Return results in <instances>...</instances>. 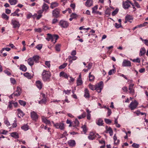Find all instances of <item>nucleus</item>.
Returning <instances> with one entry per match:
<instances>
[{"label": "nucleus", "mask_w": 148, "mask_h": 148, "mask_svg": "<svg viewBox=\"0 0 148 148\" xmlns=\"http://www.w3.org/2000/svg\"><path fill=\"white\" fill-rule=\"evenodd\" d=\"M108 116H109L111 114L112 112L111 110L109 108H108Z\"/></svg>", "instance_id": "obj_58"}, {"label": "nucleus", "mask_w": 148, "mask_h": 148, "mask_svg": "<svg viewBox=\"0 0 148 148\" xmlns=\"http://www.w3.org/2000/svg\"><path fill=\"white\" fill-rule=\"evenodd\" d=\"M86 113L84 112L82 114L79 115L78 117V118L79 119H81L84 118L86 116Z\"/></svg>", "instance_id": "obj_38"}, {"label": "nucleus", "mask_w": 148, "mask_h": 148, "mask_svg": "<svg viewBox=\"0 0 148 148\" xmlns=\"http://www.w3.org/2000/svg\"><path fill=\"white\" fill-rule=\"evenodd\" d=\"M46 101V99L45 98H44L42 99L41 100L39 101L38 102L39 104L45 103Z\"/></svg>", "instance_id": "obj_40"}, {"label": "nucleus", "mask_w": 148, "mask_h": 148, "mask_svg": "<svg viewBox=\"0 0 148 148\" xmlns=\"http://www.w3.org/2000/svg\"><path fill=\"white\" fill-rule=\"evenodd\" d=\"M60 45H57L55 47V49L56 50L58 51H60Z\"/></svg>", "instance_id": "obj_44"}, {"label": "nucleus", "mask_w": 148, "mask_h": 148, "mask_svg": "<svg viewBox=\"0 0 148 148\" xmlns=\"http://www.w3.org/2000/svg\"><path fill=\"white\" fill-rule=\"evenodd\" d=\"M115 70L114 69H112V70H110L108 72V75H111L113 73H114V71Z\"/></svg>", "instance_id": "obj_54"}, {"label": "nucleus", "mask_w": 148, "mask_h": 148, "mask_svg": "<svg viewBox=\"0 0 148 148\" xmlns=\"http://www.w3.org/2000/svg\"><path fill=\"white\" fill-rule=\"evenodd\" d=\"M96 136L95 134L93 132H91L90 133L88 138L90 140H93L95 139Z\"/></svg>", "instance_id": "obj_13"}, {"label": "nucleus", "mask_w": 148, "mask_h": 148, "mask_svg": "<svg viewBox=\"0 0 148 148\" xmlns=\"http://www.w3.org/2000/svg\"><path fill=\"white\" fill-rule=\"evenodd\" d=\"M98 8V6L97 5L95 6L94 7L92 8V13L96 12V10H97Z\"/></svg>", "instance_id": "obj_43"}, {"label": "nucleus", "mask_w": 148, "mask_h": 148, "mask_svg": "<svg viewBox=\"0 0 148 148\" xmlns=\"http://www.w3.org/2000/svg\"><path fill=\"white\" fill-rule=\"evenodd\" d=\"M103 121L102 119H99L98 120L97 124L99 126L102 125L103 124Z\"/></svg>", "instance_id": "obj_35"}, {"label": "nucleus", "mask_w": 148, "mask_h": 148, "mask_svg": "<svg viewBox=\"0 0 148 148\" xmlns=\"http://www.w3.org/2000/svg\"><path fill=\"white\" fill-rule=\"evenodd\" d=\"M60 11L59 9L56 8L52 12V14L53 16L57 18L59 16Z\"/></svg>", "instance_id": "obj_11"}, {"label": "nucleus", "mask_w": 148, "mask_h": 148, "mask_svg": "<svg viewBox=\"0 0 148 148\" xmlns=\"http://www.w3.org/2000/svg\"><path fill=\"white\" fill-rule=\"evenodd\" d=\"M34 30L36 32H40L42 31L41 29L40 28H39L38 29H35Z\"/></svg>", "instance_id": "obj_59"}, {"label": "nucleus", "mask_w": 148, "mask_h": 148, "mask_svg": "<svg viewBox=\"0 0 148 148\" xmlns=\"http://www.w3.org/2000/svg\"><path fill=\"white\" fill-rule=\"evenodd\" d=\"M10 81L11 83L14 84L16 83V81L15 79L14 78H11L10 79Z\"/></svg>", "instance_id": "obj_61"}, {"label": "nucleus", "mask_w": 148, "mask_h": 148, "mask_svg": "<svg viewBox=\"0 0 148 148\" xmlns=\"http://www.w3.org/2000/svg\"><path fill=\"white\" fill-rule=\"evenodd\" d=\"M32 16V14L31 13L28 14L27 16V19H29Z\"/></svg>", "instance_id": "obj_64"}, {"label": "nucleus", "mask_w": 148, "mask_h": 148, "mask_svg": "<svg viewBox=\"0 0 148 148\" xmlns=\"http://www.w3.org/2000/svg\"><path fill=\"white\" fill-rule=\"evenodd\" d=\"M88 87L91 90H95V85L94 86L92 85L91 84H90L88 85Z\"/></svg>", "instance_id": "obj_36"}, {"label": "nucleus", "mask_w": 148, "mask_h": 148, "mask_svg": "<svg viewBox=\"0 0 148 148\" xmlns=\"http://www.w3.org/2000/svg\"><path fill=\"white\" fill-rule=\"evenodd\" d=\"M49 8V7L47 4L45 3L43 4L42 6V9L44 11H46Z\"/></svg>", "instance_id": "obj_25"}, {"label": "nucleus", "mask_w": 148, "mask_h": 148, "mask_svg": "<svg viewBox=\"0 0 148 148\" xmlns=\"http://www.w3.org/2000/svg\"><path fill=\"white\" fill-rule=\"evenodd\" d=\"M75 142L74 140H70L68 142L69 145L71 147L74 146L75 145Z\"/></svg>", "instance_id": "obj_17"}, {"label": "nucleus", "mask_w": 148, "mask_h": 148, "mask_svg": "<svg viewBox=\"0 0 148 148\" xmlns=\"http://www.w3.org/2000/svg\"><path fill=\"white\" fill-rule=\"evenodd\" d=\"M134 4L138 8H139L140 7V5L137 2H135L134 3Z\"/></svg>", "instance_id": "obj_63"}, {"label": "nucleus", "mask_w": 148, "mask_h": 148, "mask_svg": "<svg viewBox=\"0 0 148 148\" xmlns=\"http://www.w3.org/2000/svg\"><path fill=\"white\" fill-rule=\"evenodd\" d=\"M131 2L129 0H127L125 2H123V6L125 9H128L130 6Z\"/></svg>", "instance_id": "obj_9"}, {"label": "nucleus", "mask_w": 148, "mask_h": 148, "mask_svg": "<svg viewBox=\"0 0 148 148\" xmlns=\"http://www.w3.org/2000/svg\"><path fill=\"white\" fill-rule=\"evenodd\" d=\"M105 121L106 123L108 124H110L111 123V121L108 119H105Z\"/></svg>", "instance_id": "obj_53"}, {"label": "nucleus", "mask_w": 148, "mask_h": 148, "mask_svg": "<svg viewBox=\"0 0 148 148\" xmlns=\"http://www.w3.org/2000/svg\"><path fill=\"white\" fill-rule=\"evenodd\" d=\"M91 73H90L89 74V80L90 81H93L95 79V77L93 75L91 74Z\"/></svg>", "instance_id": "obj_29"}, {"label": "nucleus", "mask_w": 148, "mask_h": 148, "mask_svg": "<svg viewBox=\"0 0 148 148\" xmlns=\"http://www.w3.org/2000/svg\"><path fill=\"white\" fill-rule=\"evenodd\" d=\"M85 94L84 96L86 98H88L90 97V95L89 93V91L87 88H85L84 90Z\"/></svg>", "instance_id": "obj_19"}, {"label": "nucleus", "mask_w": 148, "mask_h": 148, "mask_svg": "<svg viewBox=\"0 0 148 148\" xmlns=\"http://www.w3.org/2000/svg\"><path fill=\"white\" fill-rule=\"evenodd\" d=\"M132 61L133 62H138V63H140V60L139 58H137L136 59H134L132 60Z\"/></svg>", "instance_id": "obj_45"}, {"label": "nucleus", "mask_w": 148, "mask_h": 148, "mask_svg": "<svg viewBox=\"0 0 148 148\" xmlns=\"http://www.w3.org/2000/svg\"><path fill=\"white\" fill-rule=\"evenodd\" d=\"M71 91V90H63V92L65 93V94L69 95Z\"/></svg>", "instance_id": "obj_55"}, {"label": "nucleus", "mask_w": 148, "mask_h": 148, "mask_svg": "<svg viewBox=\"0 0 148 148\" xmlns=\"http://www.w3.org/2000/svg\"><path fill=\"white\" fill-rule=\"evenodd\" d=\"M115 27L116 28H119V27L122 26L121 23H119V24H118L117 23H115Z\"/></svg>", "instance_id": "obj_56"}, {"label": "nucleus", "mask_w": 148, "mask_h": 148, "mask_svg": "<svg viewBox=\"0 0 148 148\" xmlns=\"http://www.w3.org/2000/svg\"><path fill=\"white\" fill-rule=\"evenodd\" d=\"M146 52V50L144 48H141L140 50L139 56H142L144 55Z\"/></svg>", "instance_id": "obj_21"}, {"label": "nucleus", "mask_w": 148, "mask_h": 148, "mask_svg": "<svg viewBox=\"0 0 148 148\" xmlns=\"http://www.w3.org/2000/svg\"><path fill=\"white\" fill-rule=\"evenodd\" d=\"M103 88V82H100L95 85V90H96L98 93H100L101 92Z\"/></svg>", "instance_id": "obj_3"}, {"label": "nucleus", "mask_w": 148, "mask_h": 148, "mask_svg": "<svg viewBox=\"0 0 148 148\" xmlns=\"http://www.w3.org/2000/svg\"><path fill=\"white\" fill-rule=\"evenodd\" d=\"M69 23L66 21L63 20H61L59 23V25L62 28H66L69 26Z\"/></svg>", "instance_id": "obj_4"}, {"label": "nucleus", "mask_w": 148, "mask_h": 148, "mask_svg": "<svg viewBox=\"0 0 148 148\" xmlns=\"http://www.w3.org/2000/svg\"><path fill=\"white\" fill-rule=\"evenodd\" d=\"M106 128L107 131L109 132L110 135V136H112L113 135V132L111 128L110 127H109L108 128V127L107 126H106Z\"/></svg>", "instance_id": "obj_23"}, {"label": "nucleus", "mask_w": 148, "mask_h": 148, "mask_svg": "<svg viewBox=\"0 0 148 148\" xmlns=\"http://www.w3.org/2000/svg\"><path fill=\"white\" fill-rule=\"evenodd\" d=\"M1 17L5 19L6 20H8L9 18V17L5 13L2 14Z\"/></svg>", "instance_id": "obj_32"}, {"label": "nucleus", "mask_w": 148, "mask_h": 148, "mask_svg": "<svg viewBox=\"0 0 148 148\" xmlns=\"http://www.w3.org/2000/svg\"><path fill=\"white\" fill-rule=\"evenodd\" d=\"M17 110L18 111V115L19 117L21 118V116L23 117L24 115V114L23 112L19 109H18Z\"/></svg>", "instance_id": "obj_24"}, {"label": "nucleus", "mask_w": 148, "mask_h": 148, "mask_svg": "<svg viewBox=\"0 0 148 148\" xmlns=\"http://www.w3.org/2000/svg\"><path fill=\"white\" fill-rule=\"evenodd\" d=\"M11 136L12 137L16 138H19L18 135L17 133L16 132H13L11 134Z\"/></svg>", "instance_id": "obj_26"}, {"label": "nucleus", "mask_w": 148, "mask_h": 148, "mask_svg": "<svg viewBox=\"0 0 148 148\" xmlns=\"http://www.w3.org/2000/svg\"><path fill=\"white\" fill-rule=\"evenodd\" d=\"M34 61L32 58H30L28 60V63L29 65L32 66L34 65Z\"/></svg>", "instance_id": "obj_22"}, {"label": "nucleus", "mask_w": 148, "mask_h": 148, "mask_svg": "<svg viewBox=\"0 0 148 148\" xmlns=\"http://www.w3.org/2000/svg\"><path fill=\"white\" fill-rule=\"evenodd\" d=\"M53 126H54L56 128L60 129L62 130H64V124L61 123H57L55 124L54 123Z\"/></svg>", "instance_id": "obj_7"}, {"label": "nucleus", "mask_w": 148, "mask_h": 148, "mask_svg": "<svg viewBox=\"0 0 148 148\" xmlns=\"http://www.w3.org/2000/svg\"><path fill=\"white\" fill-rule=\"evenodd\" d=\"M79 121L77 119H76L73 123V127L76 128L77 130H78V129L77 128V127L79 126Z\"/></svg>", "instance_id": "obj_14"}, {"label": "nucleus", "mask_w": 148, "mask_h": 148, "mask_svg": "<svg viewBox=\"0 0 148 148\" xmlns=\"http://www.w3.org/2000/svg\"><path fill=\"white\" fill-rule=\"evenodd\" d=\"M42 44L38 45L36 47V48L38 50H40L42 47Z\"/></svg>", "instance_id": "obj_47"}, {"label": "nucleus", "mask_w": 148, "mask_h": 148, "mask_svg": "<svg viewBox=\"0 0 148 148\" xmlns=\"http://www.w3.org/2000/svg\"><path fill=\"white\" fill-rule=\"evenodd\" d=\"M24 75L28 78H30L31 77V76L30 75V74L28 72H26V73H24L23 74Z\"/></svg>", "instance_id": "obj_42"}, {"label": "nucleus", "mask_w": 148, "mask_h": 148, "mask_svg": "<svg viewBox=\"0 0 148 148\" xmlns=\"http://www.w3.org/2000/svg\"><path fill=\"white\" fill-rule=\"evenodd\" d=\"M93 2L92 0H86L85 2V5L87 7H90L93 5Z\"/></svg>", "instance_id": "obj_12"}, {"label": "nucleus", "mask_w": 148, "mask_h": 148, "mask_svg": "<svg viewBox=\"0 0 148 148\" xmlns=\"http://www.w3.org/2000/svg\"><path fill=\"white\" fill-rule=\"evenodd\" d=\"M32 58L34 60V62L35 61L36 62H37L38 61L39 59V56H33Z\"/></svg>", "instance_id": "obj_33"}, {"label": "nucleus", "mask_w": 148, "mask_h": 148, "mask_svg": "<svg viewBox=\"0 0 148 148\" xmlns=\"http://www.w3.org/2000/svg\"><path fill=\"white\" fill-rule=\"evenodd\" d=\"M138 103L137 102V101L135 100L134 101H132L130 104L129 106V108L131 109L132 110H133L136 109L138 105Z\"/></svg>", "instance_id": "obj_2"}, {"label": "nucleus", "mask_w": 148, "mask_h": 148, "mask_svg": "<svg viewBox=\"0 0 148 148\" xmlns=\"http://www.w3.org/2000/svg\"><path fill=\"white\" fill-rule=\"evenodd\" d=\"M42 121L46 124H50V122L49 120H47L46 118L43 116L42 117Z\"/></svg>", "instance_id": "obj_20"}, {"label": "nucleus", "mask_w": 148, "mask_h": 148, "mask_svg": "<svg viewBox=\"0 0 148 148\" xmlns=\"http://www.w3.org/2000/svg\"><path fill=\"white\" fill-rule=\"evenodd\" d=\"M11 24L13 25V27L14 28H18L20 25L19 22L15 20H12Z\"/></svg>", "instance_id": "obj_8"}, {"label": "nucleus", "mask_w": 148, "mask_h": 148, "mask_svg": "<svg viewBox=\"0 0 148 148\" xmlns=\"http://www.w3.org/2000/svg\"><path fill=\"white\" fill-rule=\"evenodd\" d=\"M20 69L21 70L25 71L27 70V67L24 65H21L20 66Z\"/></svg>", "instance_id": "obj_28"}, {"label": "nucleus", "mask_w": 148, "mask_h": 148, "mask_svg": "<svg viewBox=\"0 0 148 148\" xmlns=\"http://www.w3.org/2000/svg\"><path fill=\"white\" fill-rule=\"evenodd\" d=\"M36 85L39 89H41L42 88V84L40 81H37L36 82Z\"/></svg>", "instance_id": "obj_18"}, {"label": "nucleus", "mask_w": 148, "mask_h": 148, "mask_svg": "<svg viewBox=\"0 0 148 148\" xmlns=\"http://www.w3.org/2000/svg\"><path fill=\"white\" fill-rule=\"evenodd\" d=\"M82 128L83 129V131L84 132V133L85 134L87 131L86 128V125H84L82 126Z\"/></svg>", "instance_id": "obj_52"}, {"label": "nucleus", "mask_w": 148, "mask_h": 148, "mask_svg": "<svg viewBox=\"0 0 148 148\" xmlns=\"http://www.w3.org/2000/svg\"><path fill=\"white\" fill-rule=\"evenodd\" d=\"M71 17H72L73 19L76 18L77 17V15L75 13H73L70 16Z\"/></svg>", "instance_id": "obj_48"}, {"label": "nucleus", "mask_w": 148, "mask_h": 148, "mask_svg": "<svg viewBox=\"0 0 148 148\" xmlns=\"http://www.w3.org/2000/svg\"><path fill=\"white\" fill-rule=\"evenodd\" d=\"M58 20L57 19H54L52 21V23L53 24H54L57 22Z\"/></svg>", "instance_id": "obj_62"}, {"label": "nucleus", "mask_w": 148, "mask_h": 148, "mask_svg": "<svg viewBox=\"0 0 148 148\" xmlns=\"http://www.w3.org/2000/svg\"><path fill=\"white\" fill-rule=\"evenodd\" d=\"M50 61H46L45 62V65L48 68H49L50 66Z\"/></svg>", "instance_id": "obj_51"}, {"label": "nucleus", "mask_w": 148, "mask_h": 148, "mask_svg": "<svg viewBox=\"0 0 148 148\" xmlns=\"http://www.w3.org/2000/svg\"><path fill=\"white\" fill-rule=\"evenodd\" d=\"M58 38L59 36L58 35H52L51 42H53L54 43H55Z\"/></svg>", "instance_id": "obj_16"}, {"label": "nucleus", "mask_w": 148, "mask_h": 148, "mask_svg": "<svg viewBox=\"0 0 148 148\" xmlns=\"http://www.w3.org/2000/svg\"><path fill=\"white\" fill-rule=\"evenodd\" d=\"M122 89L123 90V91L124 92H127L128 91L127 88L126 86H124L123 87Z\"/></svg>", "instance_id": "obj_57"}, {"label": "nucleus", "mask_w": 148, "mask_h": 148, "mask_svg": "<svg viewBox=\"0 0 148 148\" xmlns=\"http://www.w3.org/2000/svg\"><path fill=\"white\" fill-rule=\"evenodd\" d=\"M9 104L8 106V107L10 108H11L12 106V104L13 103V102L12 101H10L9 102Z\"/></svg>", "instance_id": "obj_60"}, {"label": "nucleus", "mask_w": 148, "mask_h": 148, "mask_svg": "<svg viewBox=\"0 0 148 148\" xmlns=\"http://www.w3.org/2000/svg\"><path fill=\"white\" fill-rule=\"evenodd\" d=\"M21 128L24 130L26 131L28 129V127L27 125H25L21 127Z\"/></svg>", "instance_id": "obj_39"}, {"label": "nucleus", "mask_w": 148, "mask_h": 148, "mask_svg": "<svg viewBox=\"0 0 148 148\" xmlns=\"http://www.w3.org/2000/svg\"><path fill=\"white\" fill-rule=\"evenodd\" d=\"M132 19V16L130 15H127L125 16V20L128 21H129L130 23L132 22L130 21V20Z\"/></svg>", "instance_id": "obj_30"}, {"label": "nucleus", "mask_w": 148, "mask_h": 148, "mask_svg": "<svg viewBox=\"0 0 148 148\" xmlns=\"http://www.w3.org/2000/svg\"><path fill=\"white\" fill-rule=\"evenodd\" d=\"M118 10L119 9H116L115 10L112 12V15L113 16H115L118 12Z\"/></svg>", "instance_id": "obj_49"}, {"label": "nucleus", "mask_w": 148, "mask_h": 148, "mask_svg": "<svg viewBox=\"0 0 148 148\" xmlns=\"http://www.w3.org/2000/svg\"><path fill=\"white\" fill-rule=\"evenodd\" d=\"M30 116L32 119L34 121H36L38 119V116L34 111H32L31 112Z\"/></svg>", "instance_id": "obj_6"}, {"label": "nucleus", "mask_w": 148, "mask_h": 148, "mask_svg": "<svg viewBox=\"0 0 148 148\" xmlns=\"http://www.w3.org/2000/svg\"><path fill=\"white\" fill-rule=\"evenodd\" d=\"M77 86L81 85L82 84V81L81 79V75L80 74L79 75L78 78L77 80Z\"/></svg>", "instance_id": "obj_15"}, {"label": "nucleus", "mask_w": 148, "mask_h": 148, "mask_svg": "<svg viewBox=\"0 0 148 148\" xmlns=\"http://www.w3.org/2000/svg\"><path fill=\"white\" fill-rule=\"evenodd\" d=\"M129 90H130L129 92L133 95L135 93L134 90L133 88H129Z\"/></svg>", "instance_id": "obj_37"}, {"label": "nucleus", "mask_w": 148, "mask_h": 148, "mask_svg": "<svg viewBox=\"0 0 148 148\" xmlns=\"http://www.w3.org/2000/svg\"><path fill=\"white\" fill-rule=\"evenodd\" d=\"M67 65V64L66 63H64L63 64L60 65L59 67V68L60 69H64L65 67Z\"/></svg>", "instance_id": "obj_46"}, {"label": "nucleus", "mask_w": 148, "mask_h": 148, "mask_svg": "<svg viewBox=\"0 0 148 148\" xmlns=\"http://www.w3.org/2000/svg\"><path fill=\"white\" fill-rule=\"evenodd\" d=\"M19 102L21 105L23 106H25L26 104V103L25 101L21 100H19Z\"/></svg>", "instance_id": "obj_41"}, {"label": "nucleus", "mask_w": 148, "mask_h": 148, "mask_svg": "<svg viewBox=\"0 0 148 148\" xmlns=\"http://www.w3.org/2000/svg\"><path fill=\"white\" fill-rule=\"evenodd\" d=\"M132 147L135 148H138L139 147L138 144L134 143L132 145Z\"/></svg>", "instance_id": "obj_50"}, {"label": "nucleus", "mask_w": 148, "mask_h": 148, "mask_svg": "<svg viewBox=\"0 0 148 148\" xmlns=\"http://www.w3.org/2000/svg\"><path fill=\"white\" fill-rule=\"evenodd\" d=\"M58 4L56 2H54L51 3L50 7L52 9H53L54 8L58 6Z\"/></svg>", "instance_id": "obj_27"}, {"label": "nucleus", "mask_w": 148, "mask_h": 148, "mask_svg": "<svg viewBox=\"0 0 148 148\" xmlns=\"http://www.w3.org/2000/svg\"><path fill=\"white\" fill-rule=\"evenodd\" d=\"M52 35L50 34H47V37L46 38V40L48 41H49L50 40H52Z\"/></svg>", "instance_id": "obj_34"}, {"label": "nucleus", "mask_w": 148, "mask_h": 148, "mask_svg": "<svg viewBox=\"0 0 148 148\" xmlns=\"http://www.w3.org/2000/svg\"><path fill=\"white\" fill-rule=\"evenodd\" d=\"M9 2L11 5H15L17 2V0H9Z\"/></svg>", "instance_id": "obj_31"}, {"label": "nucleus", "mask_w": 148, "mask_h": 148, "mask_svg": "<svg viewBox=\"0 0 148 148\" xmlns=\"http://www.w3.org/2000/svg\"><path fill=\"white\" fill-rule=\"evenodd\" d=\"M122 66H131V62L126 60H124L122 64Z\"/></svg>", "instance_id": "obj_10"}, {"label": "nucleus", "mask_w": 148, "mask_h": 148, "mask_svg": "<svg viewBox=\"0 0 148 148\" xmlns=\"http://www.w3.org/2000/svg\"><path fill=\"white\" fill-rule=\"evenodd\" d=\"M42 79L44 81L49 80L51 76L50 72L44 70L42 74Z\"/></svg>", "instance_id": "obj_1"}, {"label": "nucleus", "mask_w": 148, "mask_h": 148, "mask_svg": "<svg viewBox=\"0 0 148 148\" xmlns=\"http://www.w3.org/2000/svg\"><path fill=\"white\" fill-rule=\"evenodd\" d=\"M21 93V89L18 86L17 87V89L16 92L12 94L11 96H10V98H12L13 96H18Z\"/></svg>", "instance_id": "obj_5"}]
</instances>
